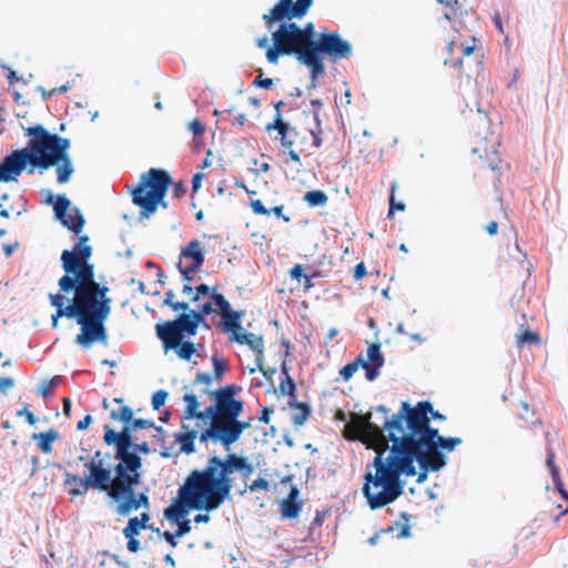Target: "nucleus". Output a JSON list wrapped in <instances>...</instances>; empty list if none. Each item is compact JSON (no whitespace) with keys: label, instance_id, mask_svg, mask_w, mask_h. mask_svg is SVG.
<instances>
[{"label":"nucleus","instance_id":"1","mask_svg":"<svg viewBox=\"0 0 568 568\" xmlns=\"http://www.w3.org/2000/svg\"><path fill=\"white\" fill-rule=\"evenodd\" d=\"M376 413L383 415L381 424L372 420V414H366L353 418L344 430L346 438H359L376 453L373 463L366 466L362 488L372 509L392 504L404 493L400 477L416 475L415 462L422 469L417 481L423 483L428 471L445 466L446 458L440 449L452 452L462 443L459 437L444 438L438 429L430 427L429 415L433 419H445V416L434 410L427 400L414 407L402 402L399 410L390 417L383 405Z\"/></svg>","mask_w":568,"mask_h":568},{"label":"nucleus","instance_id":"2","mask_svg":"<svg viewBox=\"0 0 568 568\" xmlns=\"http://www.w3.org/2000/svg\"><path fill=\"white\" fill-rule=\"evenodd\" d=\"M240 392L241 387L236 384H227L214 390L203 389L202 393L212 400L203 410L200 409L197 395L190 392L183 396L186 405L183 409L181 433L176 435L182 453L193 454L196 438L201 443H219L225 450H230L243 432L252 427L253 417L240 419L244 409V402L237 398Z\"/></svg>","mask_w":568,"mask_h":568},{"label":"nucleus","instance_id":"3","mask_svg":"<svg viewBox=\"0 0 568 568\" xmlns=\"http://www.w3.org/2000/svg\"><path fill=\"white\" fill-rule=\"evenodd\" d=\"M234 471L248 477L253 473V466L246 457L234 453L227 454L223 459L214 455L203 468L194 469L186 476L173 503L164 510V517L178 525L175 532L179 537L191 531V521L185 519L189 510L213 511L230 497Z\"/></svg>","mask_w":568,"mask_h":568},{"label":"nucleus","instance_id":"4","mask_svg":"<svg viewBox=\"0 0 568 568\" xmlns=\"http://www.w3.org/2000/svg\"><path fill=\"white\" fill-rule=\"evenodd\" d=\"M27 135L30 136L27 146L13 151L0 163V182L17 181V178L30 163L32 166L43 170L57 166L58 183H67L74 172L68 154L70 140L50 133L40 124L28 128Z\"/></svg>","mask_w":568,"mask_h":568},{"label":"nucleus","instance_id":"5","mask_svg":"<svg viewBox=\"0 0 568 568\" xmlns=\"http://www.w3.org/2000/svg\"><path fill=\"white\" fill-rule=\"evenodd\" d=\"M73 298L71 303H64L60 293L50 294L49 300L55 307L52 314V327H58L60 317L75 318L81 326L75 342L83 348H89L93 343L106 344L108 332L104 326L105 320L111 313V300H99L79 290H71Z\"/></svg>","mask_w":568,"mask_h":568},{"label":"nucleus","instance_id":"6","mask_svg":"<svg viewBox=\"0 0 568 568\" xmlns=\"http://www.w3.org/2000/svg\"><path fill=\"white\" fill-rule=\"evenodd\" d=\"M91 255L90 245L81 252H62L61 262L65 274L58 282L60 291L68 294L71 290H79L99 300H111L106 296L109 288L101 286L94 278V266L89 263Z\"/></svg>","mask_w":568,"mask_h":568},{"label":"nucleus","instance_id":"7","mask_svg":"<svg viewBox=\"0 0 568 568\" xmlns=\"http://www.w3.org/2000/svg\"><path fill=\"white\" fill-rule=\"evenodd\" d=\"M114 403L122 405L120 409H112L110 413V418L113 420H119L124 424L121 432H115L109 425L104 426V436L103 440L108 446H115V459L119 463L114 467V473H121L125 470H139L142 466L141 457L134 453L130 452L133 446V436L132 432H134L130 425V422L133 417V412L129 406L123 405V398H114Z\"/></svg>","mask_w":568,"mask_h":568},{"label":"nucleus","instance_id":"8","mask_svg":"<svg viewBox=\"0 0 568 568\" xmlns=\"http://www.w3.org/2000/svg\"><path fill=\"white\" fill-rule=\"evenodd\" d=\"M171 184V175L165 170L151 168L141 174L131 192L133 204L140 209V217L149 219L159 206L168 207L164 197Z\"/></svg>","mask_w":568,"mask_h":568},{"label":"nucleus","instance_id":"9","mask_svg":"<svg viewBox=\"0 0 568 568\" xmlns=\"http://www.w3.org/2000/svg\"><path fill=\"white\" fill-rule=\"evenodd\" d=\"M273 44L266 50V60L276 64L283 55H294L302 64H311L315 60L311 48L304 41L301 27L295 22H283L272 33Z\"/></svg>","mask_w":568,"mask_h":568},{"label":"nucleus","instance_id":"10","mask_svg":"<svg viewBox=\"0 0 568 568\" xmlns=\"http://www.w3.org/2000/svg\"><path fill=\"white\" fill-rule=\"evenodd\" d=\"M79 460L84 463L88 474L84 477L78 474L65 475V483L73 485L69 491L70 495L82 496L89 489H98L109 496L113 477L111 469L105 465L101 450H97L91 460H88L84 456H79Z\"/></svg>","mask_w":568,"mask_h":568},{"label":"nucleus","instance_id":"11","mask_svg":"<svg viewBox=\"0 0 568 568\" xmlns=\"http://www.w3.org/2000/svg\"><path fill=\"white\" fill-rule=\"evenodd\" d=\"M139 470L116 473L109 491V498L116 504L119 515L126 516L132 510L150 509V499L146 493L135 494L134 487L140 483Z\"/></svg>","mask_w":568,"mask_h":568},{"label":"nucleus","instance_id":"12","mask_svg":"<svg viewBox=\"0 0 568 568\" xmlns=\"http://www.w3.org/2000/svg\"><path fill=\"white\" fill-rule=\"evenodd\" d=\"M213 312L214 307H212V302L199 303L196 310H190L189 313L181 314L174 321L156 324V335L160 339L168 338L176 344L179 337H191L195 335L199 325L205 321V316Z\"/></svg>","mask_w":568,"mask_h":568},{"label":"nucleus","instance_id":"13","mask_svg":"<svg viewBox=\"0 0 568 568\" xmlns=\"http://www.w3.org/2000/svg\"><path fill=\"white\" fill-rule=\"evenodd\" d=\"M312 53L315 61L311 64L314 65L315 72H321L322 54H326L333 61L347 59L352 54V45L336 32L321 33Z\"/></svg>","mask_w":568,"mask_h":568},{"label":"nucleus","instance_id":"14","mask_svg":"<svg viewBox=\"0 0 568 568\" xmlns=\"http://www.w3.org/2000/svg\"><path fill=\"white\" fill-rule=\"evenodd\" d=\"M312 4L313 0H278L268 13L263 14V21L268 29L275 22H292L294 18H303Z\"/></svg>","mask_w":568,"mask_h":568},{"label":"nucleus","instance_id":"15","mask_svg":"<svg viewBox=\"0 0 568 568\" xmlns=\"http://www.w3.org/2000/svg\"><path fill=\"white\" fill-rule=\"evenodd\" d=\"M203 263L204 252L199 240H192L185 247L181 250L178 267L183 276V280L185 281L182 288L184 294H190L193 292L191 286L192 277L190 274L200 270Z\"/></svg>","mask_w":568,"mask_h":568},{"label":"nucleus","instance_id":"16","mask_svg":"<svg viewBox=\"0 0 568 568\" xmlns=\"http://www.w3.org/2000/svg\"><path fill=\"white\" fill-rule=\"evenodd\" d=\"M211 298L214 301V312H219L222 322L221 327L223 332L230 333V341H233L236 334H240L244 328L241 326L242 313L232 311L230 303L221 293H213Z\"/></svg>","mask_w":568,"mask_h":568},{"label":"nucleus","instance_id":"17","mask_svg":"<svg viewBox=\"0 0 568 568\" xmlns=\"http://www.w3.org/2000/svg\"><path fill=\"white\" fill-rule=\"evenodd\" d=\"M265 130L267 132L275 130L277 135L274 136V141L280 142L283 152L287 153L291 161L301 164L298 152L292 151L291 138H294L295 135V128L287 124L283 120L282 114H275L273 121L265 125Z\"/></svg>","mask_w":568,"mask_h":568},{"label":"nucleus","instance_id":"18","mask_svg":"<svg viewBox=\"0 0 568 568\" xmlns=\"http://www.w3.org/2000/svg\"><path fill=\"white\" fill-rule=\"evenodd\" d=\"M315 120L317 122L316 129L302 133L295 128V135L291 138L292 151H297L300 156L301 154H311L312 149H320L323 144V131L317 114H315Z\"/></svg>","mask_w":568,"mask_h":568},{"label":"nucleus","instance_id":"19","mask_svg":"<svg viewBox=\"0 0 568 568\" xmlns=\"http://www.w3.org/2000/svg\"><path fill=\"white\" fill-rule=\"evenodd\" d=\"M70 207V201L65 195H58L53 205L54 214L60 222L75 234L82 232L84 225V219L78 209L74 210V214H67Z\"/></svg>","mask_w":568,"mask_h":568},{"label":"nucleus","instance_id":"20","mask_svg":"<svg viewBox=\"0 0 568 568\" xmlns=\"http://www.w3.org/2000/svg\"><path fill=\"white\" fill-rule=\"evenodd\" d=\"M234 343H237L240 345H247L251 351L255 354V362L257 365V368L266 375V372L264 371V339L262 335H256L254 333H248L245 329H243L240 334H236L234 339L232 341Z\"/></svg>","mask_w":568,"mask_h":568},{"label":"nucleus","instance_id":"21","mask_svg":"<svg viewBox=\"0 0 568 568\" xmlns=\"http://www.w3.org/2000/svg\"><path fill=\"white\" fill-rule=\"evenodd\" d=\"M384 365V357L381 353L379 344H372L367 349V358L362 356V367L366 372V378L374 381L379 375V369Z\"/></svg>","mask_w":568,"mask_h":568},{"label":"nucleus","instance_id":"22","mask_svg":"<svg viewBox=\"0 0 568 568\" xmlns=\"http://www.w3.org/2000/svg\"><path fill=\"white\" fill-rule=\"evenodd\" d=\"M185 337H179L178 343L171 342L168 338L161 339L165 352L172 349L178 357L183 361H191L193 355H199L194 343L184 341Z\"/></svg>","mask_w":568,"mask_h":568},{"label":"nucleus","instance_id":"23","mask_svg":"<svg viewBox=\"0 0 568 568\" xmlns=\"http://www.w3.org/2000/svg\"><path fill=\"white\" fill-rule=\"evenodd\" d=\"M501 163V158L496 150H493L489 154L485 156L479 155V162L477 164L478 171L489 170L491 172V180H498V171L499 164Z\"/></svg>","mask_w":568,"mask_h":568},{"label":"nucleus","instance_id":"24","mask_svg":"<svg viewBox=\"0 0 568 568\" xmlns=\"http://www.w3.org/2000/svg\"><path fill=\"white\" fill-rule=\"evenodd\" d=\"M32 438L38 442V447L42 453L50 454L52 452V443L59 439V433L50 428L47 432L33 434Z\"/></svg>","mask_w":568,"mask_h":568},{"label":"nucleus","instance_id":"25","mask_svg":"<svg viewBox=\"0 0 568 568\" xmlns=\"http://www.w3.org/2000/svg\"><path fill=\"white\" fill-rule=\"evenodd\" d=\"M248 205L255 215H270V213L273 212L276 217L283 219L284 222H290V216L283 214V204L276 205L268 210L265 207L261 200H250Z\"/></svg>","mask_w":568,"mask_h":568},{"label":"nucleus","instance_id":"26","mask_svg":"<svg viewBox=\"0 0 568 568\" xmlns=\"http://www.w3.org/2000/svg\"><path fill=\"white\" fill-rule=\"evenodd\" d=\"M290 405L294 409L292 415V422L296 426L303 425L311 415V408L306 403H291Z\"/></svg>","mask_w":568,"mask_h":568},{"label":"nucleus","instance_id":"27","mask_svg":"<svg viewBox=\"0 0 568 568\" xmlns=\"http://www.w3.org/2000/svg\"><path fill=\"white\" fill-rule=\"evenodd\" d=\"M303 200L310 207L324 206L328 202L327 194L322 190L308 191L304 194Z\"/></svg>","mask_w":568,"mask_h":568},{"label":"nucleus","instance_id":"28","mask_svg":"<svg viewBox=\"0 0 568 568\" xmlns=\"http://www.w3.org/2000/svg\"><path fill=\"white\" fill-rule=\"evenodd\" d=\"M302 510V503L297 500L283 499L281 503V514L283 518L294 519Z\"/></svg>","mask_w":568,"mask_h":568},{"label":"nucleus","instance_id":"29","mask_svg":"<svg viewBox=\"0 0 568 568\" xmlns=\"http://www.w3.org/2000/svg\"><path fill=\"white\" fill-rule=\"evenodd\" d=\"M213 293H219L216 287L210 288L206 284H200L195 287V294L192 296V302L196 303V305L201 302L202 297H207L205 302H212V306L214 305V301L211 298Z\"/></svg>","mask_w":568,"mask_h":568},{"label":"nucleus","instance_id":"30","mask_svg":"<svg viewBox=\"0 0 568 568\" xmlns=\"http://www.w3.org/2000/svg\"><path fill=\"white\" fill-rule=\"evenodd\" d=\"M437 2L446 7L444 17L448 21L454 20L460 11V3L458 0H437Z\"/></svg>","mask_w":568,"mask_h":568},{"label":"nucleus","instance_id":"31","mask_svg":"<svg viewBox=\"0 0 568 568\" xmlns=\"http://www.w3.org/2000/svg\"><path fill=\"white\" fill-rule=\"evenodd\" d=\"M296 386L293 378L288 375L287 371L284 369V377L280 382V392L283 395H290L292 398H295Z\"/></svg>","mask_w":568,"mask_h":568},{"label":"nucleus","instance_id":"32","mask_svg":"<svg viewBox=\"0 0 568 568\" xmlns=\"http://www.w3.org/2000/svg\"><path fill=\"white\" fill-rule=\"evenodd\" d=\"M213 364V376L216 383H220L227 371V363L225 359L220 358L217 356H212Z\"/></svg>","mask_w":568,"mask_h":568},{"label":"nucleus","instance_id":"33","mask_svg":"<svg viewBox=\"0 0 568 568\" xmlns=\"http://www.w3.org/2000/svg\"><path fill=\"white\" fill-rule=\"evenodd\" d=\"M359 366H362V355H358L354 362H351L346 364L344 367H342L339 371V375L345 382H347L357 372Z\"/></svg>","mask_w":568,"mask_h":568},{"label":"nucleus","instance_id":"34","mask_svg":"<svg viewBox=\"0 0 568 568\" xmlns=\"http://www.w3.org/2000/svg\"><path fill=\"white\" fill-rule=\"evenodd\" d=\"M517 338V345L519 347L524 346L525 344H538L540 342V337L536 332L532 331H524L520 334L516 335Z\"/></svg>","mask_w":568,"mask_h":568},{"label":"nucleus","instance_id":"35","mask_svg":"<svg viewBox=\"0 0 568 568\" xmlns=\"http://www.w3.org/2000/svg\"><path fill=\"white\" fill-rule=\"evenodd\" d=\"M145 529L144 526L138 520V516L129 519L123 529V536H139L141 530Z\"/></svg>","mask_w":568,"mask_h":568},{"label":"nucleus","instance_id":"36","mask_svg":"<svg viewBox=\"0 0 568 568\" xmlns=\"http://www.w3.org/2000/svg\"><path fill=\"white\" fill-rule=\"evenodd\" d=\"M60 383L59 376H55L49 381H43L38 388V394L44 398H48L52 394V388L57 387Z\"/></svg>","mask_w":568,"mask_h":568},{"label":"nucleus","instance_id":"37","mask_svg":"<svg viewBox=\"0 0 568 568\" xmlns=\"http://www.w3.org/2000/svg\"><path fill=\"white\" fill-rule=\"evenodd\" d=\"M397 187H398V184L396 182H393L392 186H390L388 216L393 215L395 211H404L406 207L404 202H402V201L397 202L395 200V191L397 190Z\"/></svg>","mask_w":568,"mask_h":568},{"label":"nucleus","instance_id":"38","mask_svg":"<svg viewBox=\"0 0 568 568\" xmlns=\"http://www.w3.org/2000/svg\"><path fill=\"white\" fill-rule=\"evenodd\" d=\"M130 425L132 427L133 430H136V429H143V428H154L156 429L158 432H161L162 430V427L161 426H155L153 420L151 419H143V418H135V419H131L130 422Z\"/></svg>","mask_w":568,"mask_h":568},{"label":"nucleus","instance_id":"39","mask_svg":"<svg viewBox=\"0 0 568 568\" xmlns=\"http://www.w3.org/2000/svg\"><path fill=\"white\" fill-rule=\"evenodd\" d=\"M301 31L303 33L304 41L307 42V45L312 50L316 44V40H314V24L308 22L304 26V28H301Z\"/></svg>","mask_w":568,"mask_h":568},{"label":"nucleus","instance_id":"40","mask_svg":"<svg viewBox=\"0 0 568 568\" xmlns=\"http://www.w3.org/2000/svg\"><path fill=\"white\" fill-rule=\"evenodd\" d=\"M169 396V393L164 389H160L155 392L152 396V407L154 410H159L162 406H164L166 398Z\"/></svg>","mask_w":568,"mask_h":568},{"label":"nucleus","instance_id":"41","mask_svg":"<svg viewBox=\"0 0 568 568\" xmlns=\"http://www.w3.org/2000/svg\"><path fill=\"white\" fill-rule=\"evenodd\" d=\"M215 381L214 376L209 373L197 372L193 385H205L206 387H210L213 382Z\"/></svg>","mask_w":568,"mask_h":568},{"label":"nucleus","instance_id":"42","mask_svg":"<svg viewBox=\"0 0 568 568\" xmlns=\"http://www.w3.org/2000/svg\"><path fill=\"white\" fill-rule=\"evenodd\" d=\"M18 417H26V420L30 425H36L38 422V418L34 416V414L29 409V405L26 404L21 409L17 412Z\"/></svg>","mask_w":568,"mask_h":568},{"label":"nucleus","instance_id":"43","mask_svg":"<svg viewBox=\"0 0 568 568\" xmlns=\"http://www.w3.org/2000/svg\"><path fill=\"white\" fill-rule=\"evenodd\" d=\"M270 484L268 481L263 478L258 477L248 486V489L251 491H258V490H268Z\"/></svg>","mask_w":568,"mask_h":568},{"label":"nucleus","instance_id":"44","mask_svg":"<svg viewBox=\"0 0 568 568\" xmlns=\"http://www.w3.org/2000/svg\"><path fill=\"white\" fill-rule=\"evenodd\" d=\"M311 70V82L308 84V89H315L317 87V78L325 73V67L322 64L321 72H315L314 65L305 64Z\"/></svg>","mask_w":568,"mask_h":568},{"label":"nucleus","instance_id":"45","mask_svg":"<svg viewBox=\"0 0 568 568\" xmlns=\"http://www.w3.org/2000/svg\"><path fill=\"white\" fill-rule=\"evenodd\" d=\"M189 129L194 135H201L205 131L204 124L199 119H193L189 123Z\"/></svg>","mask_w":568,"mask_h":568},{"label":"nucleus","instance_id":"46","mask_svg":"<svg viewBox=\"0 0 568 568\" xmlns=\"http://www.w3.org/2000/svg\"><path fill=\"white\" fill-rule=\"evenodd\" d=\"M493 21H494V24L495 27L497 28V30L499 31L500 34L505 36L504 38V43L506 45H508L509 43V38L508 36L505 34V29H504V24H503V20H501V17L499 13H495L494 17H493Z\"/></svg>","mask_w":568,"mask_h":568},{"label":"nucleus","instance_id":"47","mask_svg":"<svg viewBox=\"0 0 568 568\" xmlns=\"http://www.w3.org/2000/svg\"><path fill=\"white\" fill-rule=\"evenodd\" d=\"M367 274L366 265L364 262H359L353 270V277L356 281H361Z\"/></svg>","mask_w":568,"mask_h":568},{"label":"nucleus","instance_id":"48","mask_svg":"<svg viewBox=\"0 0 568 568\" xmlns=\"http://www.w3.org/2000/svg\"><path fill=\"white\" fill-rule=\"evenodd\" d=\"M204 178H205V174L202 173V172H199V173L193 175V178H192V194H191V197H193L194 194L200 190L201 183H202Z\"/></svg>","mask_w":568,"mask_h":568},{"label":"nucleus","instance_id":"49","mask_svg":"<svg viewBox=\"0 0 568 568\" xmlns=\"http://www.w3.org/2000/svg\"><path fill=\"white\" fill-rule=\"evenodd\" d=\"M128 540L126 548L131 552H136L141 549V544L136 539V536H124Z\"/></svg>","mask_w":568,"mask_h":568},{"label":"nucleus","instance_id":"50","mask_svg":"<svg viewBox=\"0 0 568 568\" xmlns=\"http://www.w3.org/2000/svg\"><path fill=\"white\" fill-rule=\"evenodd\" d=\"M172 193H173V196L176 199L183 197L186 194V186H185L184 182L179 181V182L174 183Z\"/></svg>","mask_w":568,"mask_h":568},{"label":"nucleus","instance_id":"51","mask_svg":"<svg viewBox=\"0 0 568 568\" xmlns=\"http://www.w3.org/2000/svg\"><path fill=\"white\" fill-rule=\"evenodd\" d=\"M253 84L257 85L262 89H270L273 85V79H270V78L263 79L262 74H260L254 79Z\"/></svg>","mask_w":568,"mask_h":568},{"label":"nucleus","instance_id":"52","mask_svg":"<svg viewBox=\"0 0 568 568\" xmlns=\"http://www.w3.org/2000/svg\"><path fill=\"white\" fill-rule=\"evenodd\" d=\"M14 381L11 377H0V392L7 394L8 389L11 388Z\"/></svg>","mask_w":568,"mask_h":568},{"label":"nucleus","instance_id":"53","mask_svg":"<svg viewBox=\"0 0 568 568\" xmlns=\"http://www.w3.org/2000/svg\"><path fill=\"white\" fill-rule=\"evenodd\" d=\"M444 64L447 65V67H452V68L458 69L460 72L463 71V68H464V61L460 58H458V59H445Z\"/></svg>","mask_w":568,"mask_h":568},{"label":"nucleus","instance_id":"54","mask_svg":"<svg viewBox=\"0 0 568 568\" xmlns=\"http://www.w3.org/2000/svg\"><path fill=\"white\" fill-rule=\"evenodd\" d=\"M163 538L165 539V541L171 546V547H176L178 545V541H176V537H179L176 535V532H171L169 530H165L163 531L162 534Z\"/></svg>","mask_w":568,"mask_h":568},{"label":"nucleus","instance_id":"55","mask_svg":"<svg viewBox=\"0 0 568 568\" xmlns=\"http://www.w3.org/2000/svg\"><path fill=\"white\" fill-rule=\"evenodd\" d=\"M303 272V266L301 264H296L291 268L290 275L293 280L300 281L301 277L304 276Z\"/></svg>","mask_w":568,"mask_h":568},{"label":"nucleus","instance_id":"56","mask_svg":"<svg viewBox=\"0 0 568 568\" xmlns=\"http://www.w3.org/2000/svg\"><path fill=\"white\" fill-rule=\"evenodd\" d=\"M92 423V417L91 415H85L83 419L79 420L78 424H77V429L78 430H85L89 425Z\"/></svg>","mask_w":568,"mask_h":568},{"label":"nucleus","instance_id":"57","mask_svg":"<svg viewBox=\"0 0 568 568\" xmlns=\"http://www.w3.org/2000/svg\"><path fill=\"white\" fill-rule=\"evenodd\" d=\"M529 412V405L527 402H520L519 403V410L517 412V415L521 419H527V413Z\"/></svg>","mask_w":568,"mask_h":568},{"label":"nucleus","instance_id":"58","mask_svg":"<svg viewBox=\"0 0 568 568\" xmlns=\"http://www.w3.org/2000/svg\"><path fill=\"white\" fill-rule=\"evenodd\" d=\"M273 413L271 408L264 407L261 412V415L258 417V420L264 424H268L270 422V415Z\"/></svg>","mask_w":568,"mask_h":568},{"label":"nucleus","instance_id":"59","mask_svg":"<svg viewBox=\"0 0 568 568\" xmlns=\"http://www.w3.org/2000/svg\"><path fill=\"white\" fill-rule=\"evenodd\" d=\"M138 520L144 526L145 529L151 528L149 526V521L151 520L149 510L141 513L138 517Z\"/></svg>","mask_w":568,"mask_h":568},{"label":"nucleus","instance_id":"60","mask_svg":"<svg viewBox=\"0 0 568 568\" xmlns=\"http://www.w3.org/2000/svg\"><path fill=\"white\" fill-rule=\"evenodd\" d=\"M171 308L173 311L186 312L189 310V304L185 302H174L173 304H171Z\"/></svg>","mask_w":568,"mask_h":568},{"label":"nucleus","instance_id":"61","mask_svg":"<svg viewBox=\"0 0 568 568\" xmlns=\"http://www.w3.org/2000/svg\"><path fill=\"white\" fill-rule=\"evenodd\" d=\"M206 511L205 514H197L194 516V523L201 524V523H207L210 520V515Z\"/></svg>","mask_w":568,"mask_h":568},{"label":"nucleus","instance_id":"62","mask_svg":"<svg viewBox=\"0 0 568 568\" xmlns=\"http://www.w3.org/2000/svg\"><path fill=\"white\" fill-rule=\"evenodd\" d=\"M486 231L489 235H495L497 234V231H498V223L493 221L490 222L489 224H487L486 226Z\"/></svg>","mask_w":568,"mask_h":568},{"label":"nucleus","instance_id":"63","mask_svg":"<svg viewBox=\"0 0 568 568\" xmlns=\"http://www.w3.org/2000/svg\"><path fill=\"white\" fill-rule=\"evenodd\" d=\"M134 449V453L138 450V452H142V453H149V445L148 443H142V444H133V446L131 447Z\"/></svg>","mask_w":568,"mask_h":568},{"label":"nucleus","instance_id":"64","mask_svg":"<svg viewBox=\"0 0 568 568\" xmlns=\"http://www.w3.org/2000/svg\"><path fill=\"white\" fill-rule=\"evenodd\" d=\"M298 495H300L298 488L296 486H292V488L288 493V496L285 499L297 500Z\"/></svg>","mask_w":568,"mask_h":568}]
</instances>
